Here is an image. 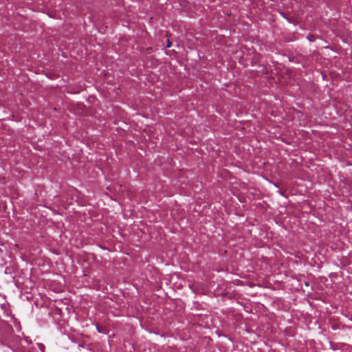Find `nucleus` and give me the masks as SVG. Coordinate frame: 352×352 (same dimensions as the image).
Here are the masks:
<instances>
[{
  "label": "nucleus",
  "instance_id": "nucleus-1",
  "mask_svg": "<svg viewBox=\"0 0 352 352\" xmlns=\"http://www.w3.org/2000/svg\"><path fill=\"white\" fill-rule=\"evenodd\" d=\"M170 47V41L168 40V43H167V45H166V47Z\"/></svg>",
  "mask_w": 352,
  "mask_h": 352
},
{
  "label": "nucleus",
  "instance_id": "nucleus-2",
  "mask_svg": "<svg viewBox=\"0 0 352 352\" xmlns=\"http://www.w3.org/2000/svg\"><path fill=\"white\" fill-rule=\"evenodd\" d=\"M308 38H309V40H310L311 41H314V40H312V39H311V38H310V36H308Z\"/></svg>",
  "mask_w": 352,
  "mask_h": 352
}]
</instances>
